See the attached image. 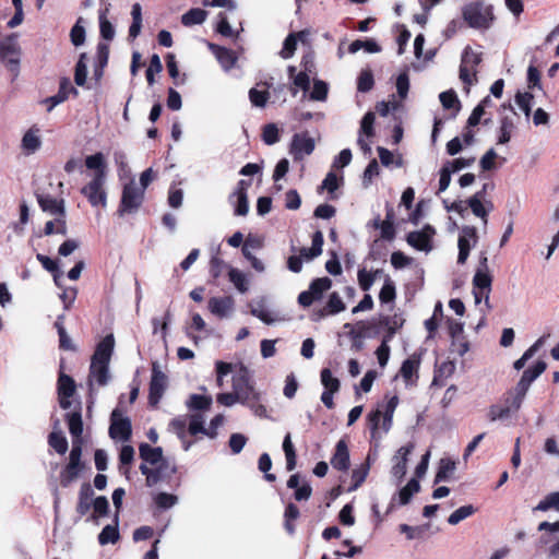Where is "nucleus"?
Returning a JSON list of instances; mask_svg holds the SVG:
<instances>
[{"label":"nucleus","mask_w":559,"mask_h":559,"mask_svg":"<svg viewBox=\"0 0 559 559\" xmlns=\"http://www.w3.org/2000/svg\"><path fill=\"white\" fill-rule=\"evenodd\" d=\"M331 286L332 281L329 277H321L314 280L309 287L311 288V290H313V293H316V296H318V298L321 299L323 293L329 290Z\"/></svg>","instance_id":"338daca9"},{"label":"nucleus","mask_w":559,"mask_h":559,"mask_svg":"<svg viewBox=\"0 0 559 559\" xmlns=\"http://www.w3.org/2000/svg\"><path fill=\"white\" fill-rule=\"evenodd\" d=\"M80 468H81L80 461L69 459V463L61 474V484L63 486H68L70 483H72L78 477Z\"/></svg>","instance_id":"58836bf2"},{"label":"nucleus","mask_w":559,"mask_h":559,"mask_svg":"<svg viewBox=\"0 0 559 559\" xmlns=\"http://www.w3.org/2000/svg\"><path fill=\"white\" fill-rule=\"evenodd\" d=\"M515 130V122L513 117L504 116L500 120L498 130V144H507L510 142L512 133Z\"/></svg>","instance_id":"cd10ccee"},{"label":"nucleus","mask_w":559,"mask_h":559,"mask_svg":"<svg viewBox=\"0 0 559 559\" xmlns=\"http://www.w3.org/2000/svg\"><path fill=\"white\" fill-rule=\"evenodd\" d=\"M235 301L230 296L213 297L209 300V310L216 317L225 318L234 310Z\"/></svg>","instance_id":"aec40b11"},{"label":"nucleus","mask_w":559,"mask_h":559,"mask_svg":"<svg viewBox=\"0 0 559 559\" xmlns=\"http://www.w3.org/2000/svg\"><path fill=\"white\" fill-rule=\"evenodd\" d=\"M204 417L201 414H193L190 416L188 431L190 435L195 436L198 433L205 435L207 428L204 427Z\"/></svg>","instance_id":"603ef678"},{"label":"nucleus","mask_w":559,"mask_h":559,"mask_svg":"<svg viewBox=\"0 0 559 559\" xmlns=\"http://www.w3.org/2000/svg\"><path fill=\"white\" fill-rule=\"evenodd\" d=\"M331 465L338 471H346L349 467V452L344 440L336 443L335 453L331 459Z\"/></svg>","instance_id":"b1692460"},{"label":"nucleus","mask_w":559,"mask_h":559,"mask_svg":"<svg viewBox=\"0 0 559 559\" xmlns=\"http://www.w3.org/2000/svg\"><path fill=\"white\" fill-rule=\"evenodd\" d=\"M212 404V399L206 395L193 394L189 397L187 406L191 409H209Z\"/></svg>","instance_id":"8fccbe9b"},{"label":"nucleus","mask_w":559,"mask_h":559,"mask_svg":"<svg viewBox=\"0 0 559 559\" xmlns=\"http://www.w3.org/2000/svg\"><path fill=\"white\" fill-rule=\"evenodd\" d=\"M328 84L321 80H317L313 83V88L310 93V99L323 102L328 97Z\"/></svg>","instance_id":"052dcab7"},{"label":"nucleus","mask_w":559,"mask_h":559,"mask_svg":"<svg viewBox=\"0 0 559 559\" xmlns=\"http://www.w3.org/2000/svg\"><path fill=\"white\" fill-rule=\"evenodd\" d=\"M139 452L141 459L152 465L157 464L163 457L162 448H152L147 443H142L139 447Z\"/></svg>","instance_id":"2f4dec72"},{"label":"nucleus","mask_w":559,"mask_h":559,"mask_svg":"<svg viewBox=\"0 0 559 559\" xmlns=\"http://www.w3.org/2000/svg\"><path fill=\"white\" fill-rule=\"evenodd\" d=\"M45 235H66L67 234V222L66 216H55L53 221H48L44 229Z\"/></svg>","instance_id":"ea45409f"},{"label":"nucleus","mask_w":559,"mask_h":559,"mask_svg":"<svg viewBox=\"0 0 559 559\" xmlns=\"http://www.w3.org/2000/svg\"><path fill=\"white\" fill-rule=\"evenodd\" d=\"M115 340L112 335H107L97 345L92 357L90 367L88 384L92 388L94 383L105 385L109 379V361L114 350Z\"/></svg>","instance_id":"f257e3e1"},{"label":"nucleus","mask_w":559,"mask_h":559,"mask_svg":"<svg viewBox=\"0 0 559 559\" xmlns=\"http://www.w3.org/2000/svg\"><path fill=\"white\" fill-rule=\"evenodd\" d=\"M420 367V357L416 354L411 355L403 361L400 374L403 378L406 386H413L418 379V370Z\"/></svg>","instance_id":"dca6fc26"},{"label":"nucleus","mask_w":559,"mask_h":559,"mask_svg":"<svg viewBox=\"0 0 559 559\" xmlns=\"http://www.w3.org/2000/svg\"><path fill=\"white\" fill-rule=\"evenodd\" d=\"M534 96L528 93H518L515 95V103L519 106V108L524 112V115L528 118L531 115V109L533 105Z\"/></svg>","instance_id":"09e8293b"},{"label":"nucleus","mask_w":559,"mask_h":559,"mask_svg":"<svg viewBox=\"0 0 559 559\" xmlns=\"http://www.w3.org/2000/svg\"><path fill=\"white\" fill-rule=\"evenodd\" d=\"M463 19L473 28H488L492 21V8L483 2H472L462 10Z\"/></svg>","instance_id":"7ed1b4c3"},{"label":"nucleus","mask_w":559,"mask_h":559,"mask_svg":"<svg viewBox=\"0 0 559 559\" xmlns=\"http://www.w3.org/2000/svg\"><path fill=\"white\" fill-rule=\"evenodd\" d=\"M420 485L415 478L411 479L406 486H404L399 492V500L401 504H407L412 499L413 495L418 492Z\"/></svg>","instance_id":"37998d69"},{"label":"nucleus","mask_w":559,"mask_h":559,"mask_svg":"<svg viewBox=\"0 0 559 559\" xmlns=\"http://www.w3.org/2000/svg\"><path fill=\"white\" fill-rule=\"evenodd\" d=\"M119 538V533L116 526L106 525L98 535L100 545L115 544Z\"/></svg>","instance_id":"3c124183"},{"label":"nucleus","mask_w":559,"mask_h":559,"mask_svg":"<svg viewBox=\"0 0 559 559\" xmlns=\"http://www.w3.org/2000/svg\"><path fill=\"white\" fill-rule=\"evenodd\" d=\"M49 444L59 454H64L68 450V441L61 431H53L49 435Z\"/></svg>","instance_id":"de8ad7c7"},{"label":"nucleus","mask_w":559,"mask_h":559,"mask_svg":"<svg viewBox=\"0 0 559 559\" xmlns=\"http://www.w3.org/2000/svg\"><path fill=\"white\" fill-rule=\"evenodd\" d=\"M144 193V189L139 188L134 180L127 183L122 190L119 214L122 216L135 212L143 202Z\"/></svg>","instance_id":"6e6552de"},{"label":"nucleus","mask_w":559,"mask_h":559,"mask_svg":"<svg viewBox=\"0 0 559 559\" xmlns=\"http://www.w3.org/2000/svg\"><path fill=\"white\" fill-rule=\"evenodd\" d=\"M109 10H110L109 3H104V5L98 10L100 36L106 40L114 39L115 34H116L114 25L107 17Z\"/></svg>","instance_id":"393cba45"},{"label":"nucleus","mask_w":559,"mask_h":559,"mask_svg":"<svg viewBox=\"0 0 559 559\" xmlns=\"http://www.w3.org/2000/svg\"><path fill=\"white\" fill-rule=\"evenodd\" d=\"M70 93L78 94L76 90L72 86L70 80L62 79L60 82L59 92L45 100L47 104H49L48 110L50 111L53 107L63 103L69 97Z\"/></svg>","instance_id":"a878e982"},{"label":"nucleus","mask_w":559,"mask_h":559,"mask_svg":"<svg viewBox=\"0 0 559 559\" xmlns=\"http://www.w3.org/2000/svg\"><path fill=\"white\" fill-rule=\"evenodd\" d=\"M154 501L157 507L162 509H169L178 502V498L171 493L160 492L154 498Z\"/></svg>","instance_id":"774afa93"},{"label":"nucleus","mask_w":559,"mask_h":559,"mask_svg":"<svg viewBox=\"0 0 559 559\" xmlns=\"http://www.w3.org/2000/svg\"><path fill=\"white\" fill-rule=\"evenodd\" d=\"M320 378H321V383L324 386L323 392H330V393L338 392V390L341 388L340 380L332 374V371L330 369H328V368L322 369L321 373H320Z\"/></svg>","instance_id":"c9c22d12"},{"label":"nucleus","mask_w":559,"mask_h":559,"mask_svg":"<svg viewBox=\"0 0 559 559\" xmlns=\"http://www.w3.org/2000/svg\"><path fill=\"white\" fill-rule=\"evenodd\" d=\"M414 450V444L409 443L405 447H402L397 450L396 454L393 456V466L391 469V474L397 480H401L406 474V464L408 455Z\"/></svg>","instance_id":"f3484780"},{"label":"nucleus","mask_w":559,"mask_h":559,"mask_svg":"<svg viewBox=\"0 0 559 559\" xmlns=\"http://www.w3.org/2000/svg\"><path fill=\"white\" fill-rule=\"evenodd\" d=\"M543 342H544V338L540 337L538 338L523 355L521 358H519L515 362H514V368L516 370H521L526 361L528 359H531L535 353L539 349V347L543 345Z\"/></svg>","instance_id":"4d7b16f0"},{"label":"nucleus","mask_w":559,"mask_h":559,"mask_svg":"<svg viewBox=\"0 0 559 559\" xmlns=\"http://www.w3.org/2000/svg\"><path fill=\"white\" fill-rule=\"evenodd\" d=\"M549 509L559 511V491L548 495L535 507V510L537 511H547Z\"/></svg>","instance_id":"864d4df0"},{"label":"nucleus","mask_w":559,"mask_h":559,"mask_svg":"<svg viewBox=\"0 0 559 559\" xmlns=\"http://www.w3.org/2000/svg\"><path fill=\"white\" fill-rule=\"evenodd\" d=\"M105 179V170L96 171L93 179L82 188L81 192L87 198L92 206L106 207L107 205V195L104 189Z\"/></svg>","instance_id":"0eeeda50"},{"label":"nucleus","mask_w":559,"mask_h":559,"mask_svg":"<svg viewBox=\"0 0 559 559\" xmlns=\"http://www.w3.org/2000/svg\"><path fill=\"white\" fill-rule=\"evenodd\" d=\"M41 146V139L39 134V129L36 127H33L28 129L23 138L21 143L22 151L29 155L34 154L36 151H38Z\"/></svg>","instance_id":"4be33fe9"},{"label":"nucleus","mask_w":559,"mask_h":559,"mask_svg":"<svg viewBox=\"0 0 559 559\" xmlns=\"http://www.w3.org/2000/svg\"><path fill=\"white\" fill-rule=\"evenodd\" d=\"M455 469V463L451 460L443 459L440 461L439 469L436 474L435 483L443 481Z\"/></svg>","instance_id":"5fc2aeb1"},{"label":"nucleus","mask_w":559,"mask_h":559,"mask_svg":"<svg viewBox=\"0 0 559 559\" xmlns=\"http://www.w3.org/2000/svg\"><path fill=\"white\" fill-rule=\"evenodd\" d=\"M492 275L488 266V258L485 252L480 254L479 263L473 277V295L475 304L479 305L483 300L486 308H491L489 296L491 292Z\"/></svg>","instance_id":"f03ea898"},{"label":"nucleus","mask_w":559,"mask_h":559,"mask_svg":"<svg viewBox=\"0 0 559 559\" xmlns=\"http://www.w3.org/2000/svg\"><path fill=\"white\" fill-rule=\"evenodd\" d=\"M249 307H250V313L253 317L261 320L262 322H264L265 324L271 325V324H274L276 322L284 320L277 311L272 310L266 306L264 299L254 301V302L250 304Z\"/></svg>","instance_id":"4468645a"},{"label":"nucleus","mask_w":559,"mask_h":559,"mask_svg":"<svg viewBox=\"0 0 559 559\" xmlns=\"http://www.w3.org/2000/svg\"><path fill=\"white\" fill-rule=\"evenodd\" d=\"M326 309L329 314H336L345 310V304L337 293H332L330 295Z\"/></svg>","instance_id":"69168bd1"},{"label":"nucleus","mask_w":559,"mask_h":559,"mask_svg":"<svg viewBox=\"0 0 559 559\" xmlns=\"http://www.w3.org/2000/svg\"><path fill=\"white\" fill-rule=\"evenodd\" d=\"M370 465L368 462L359 465L352 473V481L353 485L348 488V491L356 490L367 478L369 474Z\"/></svg>","instance_id":"a19ab883"},{"label":"nucleus","mask_w":559,"mask_h":559,"mask_svg":"<svg viewBox=\"0 0 559 559\" xmlns=\"http://www.w3.org/2000/svg\"><path fill=\"white\" fill-rule=\"evenodd\" d=\"M435 233V229L430 225H427L421 230L409 233L407 235V242L419 251L429 252L432 249L431 240Z\"/></svg>","instance_id":"9b49d317"},{"label":"nucleus","mask_w":559,"mask_h":559,"mask_svg":"<svg viewBox=\"0 0 559 559\" xmlns=\"http://www.w3.org/2000/svg\"><path fill=\"white\" fill-rule=\"evenodd\" d=\"M229 202L235 207V215L246 216L249 212L248 195L245 192L238 194H230Z\"/></svg>","instance_id":"e433bc0d"},{"label":"nucleus","mask_w":559,"mask_h":559,"mask_svg":"<svg viewBox=\"0 0 559 559\" xmlns=\"http://www.w3.org/2000/svg\"><path fill=\"white\" fill-rule=\"evenodd\" d=\"M228 278L239 293L245 294L248 292L249 280L242 271L236 267H229Z\"/></svg>","instance_id":"7c9ffc66"},{"label":"nucleus","mask_w":559,"mask_h":559,"mask_svg":"<svg viewBox=\"0 0 559 559\" xmlns=\"http://www.w3.org/2000/svg\"><path fill=\"white\" fill-rule=\"evenodd\" d=\"M545 361H537L534 367L526 369L520 381L518 382L514 389L513 395V407L520 408L523 400L528 391L530 385L534 382L545 370H546Z\"/></svg>","instance_id":"423d86ee"},{"label":"nucleus","mask_w":559,"mask_h":559,"mask_svg":"<svg viewBox=\"0 0 559 559\" xmlns=\"http://www.w3.org/2000/svg\"><path fill=\"white\" fill-rule=\"evenodd\" d=\"M233 389L240 403H249L258 400L259 394L249 384L246 374L236 376L233 379Z\"/></svg>","instance_id":"2eb2a0df"},{"label":"nucleus","mask_w":559,"mask_h":559,"mask_svg":"<svg viewBox=\"0 0 559 559\" xmlns=\"http://www.w3.org/2000/svg\"><path fill=\"white\" fill-rule=\"evenodd\" d=\"M36 258L41 263L43 267L46 271L52 273L55 284L58 287L62 288V285H61L62 272L59 270L58 262L52 260V259H50L47 255L41 254V253H38L36 255Z\"/></svg>","instance_id":"c756f323"},{"label":"nucleus","mask_w":559,"mask_h":559,"mask_svg":"<svg viewBox=\"0 0 559 559\" xmlns=\"http://www.w3.org/2000/svg\"><path fill=\"white\" fill-rule=\"evenodd\" d=\"M393 210L388 211L385 219L382 222L376 221V227H379L381 230V237L384 239H392L394 237V226H393Z\"/></svg>","instance_id":"79ce46f5"},{"label":"nucleus","mask_w":559,"mask_h":559,"mask_svg":"<svg viewBox=\"0 0 559 559\" xmlns=\"http://www.w3.org/2000/svg\"><path fill=\"white\" fill-rule=\"evenodd\" d=\"M306 36H307L306 32H298V33L289 34L286 37V39L284 40L283 49L281 50L282 58L289 59L290 57H293V55L296 50V47H297V41L305 40Z\"/></svg>","instance_id":"c85d7f7f"},{"label":"nucleus","mask_w":559,"mask_h":559,"mask_svg":"<svg viewBox=\"0 0 559 559\" xmlns=\"http://www.w3.org/2000/svg\"><path fill=\"white\" fill-rule=\"evenodd\" d=\"M466 206L472 210V213L480 218L485 224L487 223L488 213L493 210V204L489 200H480L479 194H473L467 201Z\"/></svg>","instance_id":"a211bd4d"},{"label":"nucleus","mask_w":559,"mask_h":559,"mask_svg":"<svg viewBox=\"0 0 559 559\" xmlns=\"http://www.w3.org/2000/svg\"><path fill=\"white\" fill-rule=\"evenodd\" d=\"M476 509L472 504L463 506L456 509L454 512L450 514L448 518V522L451 525H456L461 521L467 519L468 516L475 513Z\"/></svg>","instance_id":"a18cd8bd"},{"label":"nucleus","mask_w":559,"mask_h":559,"mask_svg":"<svg viewBox=\"0 0 559 559\" xmlns=\"http://www.w3.org/2000/svg\"><path fill=\"white\" fill-rule=\"evenodd\" d=\"M167 388V376L162 371L158 362H153L150 383V404L156 406Z\"/></svg>","instance_id":"1a4fd4ad"},{"label":"nucleus","mask_w":559,"mask_h":559,"mask_svg":"<svg viewBox=\"0 0 559 559\" xmlns=\"http://www.w3.org/2000/svg\"><path fill=\"white\" fill-rule=\"evenodd\" d=\"M133 459H134V449L131 445H123L121 448L120 454H119V461H120L119 471L122 474L128 475V473H129L128 465H130L132 463Z\"/></svg>","instance_id":"49530a36"},{"label":"nucleus","mask_w":559,"mask_h":559,"mask_svg":"<svg viewBox=\"0 0 559 559\" xmlns=\"http://www.w3.org/2000/svg\"><path fill=\"white\" fill-rule=\"evenodd\" d=\"M37 200L44 212H47L52 216H66L63 200H58L46 194L38 195Z\"/></svg>","instance_id":"412c9836"},{"label":"nucleus","mask_w":559,"mask_h":559,"mask_svg":"<svg viewBox=\"0 0 559 559\" xmlns=\"http://www.w3.org/2000/svg\"><path fill=\"white\" fill-rule=\"evenodd\" d=\"M206 17H207L206 11L199 9V8L190 9L188 12L182 14L181 23L185 26L199 25V24H202L206 20Z\"/></svg>","instance_id":"72a5a7b5"},{"label":"nucleus","mask_w":559,"mask_h":559,"mask_svg":"<svg viewBox=\"0 0 559 559\" xmlns=\"http://www.w3.org/2000/svg\"><path fill=\"white\" fill-rule=\"evenodd\" d=\"M20 55L17 35H9L0 41V59L7 62L10 72L15 78L20 73Z\"/></svg>","instance_id":"39448f33"},{"label":"nucleus","mask_w":559,"mask_h":559,"mask_svg":"<svg viewBox=\"0 0 559 559\" xmlns=\"http://www.w3.org/2000/svg\"><path fill=\"white\" fill-rule=\"evenodd\" d=\"M314 150V141L306 133L295 134L290 145V154L294 159H302Z\"/></svg>","instance_id":"ddd939ff"},{"label":"nucleus","mask_w":559,"mask_h":559,"mask_svg":"<svg viewBox=\"0 0 559 559\" xmlns=\"http://www.w3.org/2000/svg\"><path fill=\"white\" fill-rule=\"evenodd\" d=\"M399 405V397L396 395L391 396L386 404L384 405L383 413V420H382V431L385 433L391 429L392 426V419L394 412Z\"/></svg>","instance_id":"473e14b6"},{"label":"nucleus","mask_w":559,"mask_h":559,"mask_svg":"<svg viewBox=\"0 0 559 559\" xmlns=\"http://www.w3.org/2000/svg\"><path fill=\"white\" fill-rule=\"evenodd\" d=\"M439 98L445 109H455V111L460 110V102L453 91L442 92L439 95Z\"/></svg>","instance_id":"bf43d9fd"},{"label":"nucleus","mask_w":559,"mask_h":559,"mask_svg":"<svg viewBox=\"0 0 559 559\" xmlns=\"http://www.w3.org/2000/svg\"><path fill=\"white\" fill-rule=\"evenodd\" d=\"M69 425V431L73 437V440L82 439L83 423L80 412H73L67 415Z\"/></svg>","instance_id":"4c0bfd02"},{"label":"nucleus","mask_w":559,"mask_h":559,"mask_svg":"<svg viewBox=\"0 0 559 559\" xmlns=\"http://www.w3.org/2000/svg\"><path fill=\"white\" fill-rule=\"evenodd\" d=\"M162 70L163 64L158 55H153L151 57L150 67L146 70V80L150 85H153L155 82L154 74L162 72Z\"/></svg>","instance_id":"0e129e2a"},{"label":"nucleus","mask_w":559,"mask_h":559,"mask_svg":"<svg viewBox=\"0 0 559 559\" xmlns=\"http://www.w3.org/2000/svg\"><path fill=\"white\" fill-rule=\"evenodd\" d=\"M75 390L74 381L67 374H60L58 380L59 403L61 408L67 409L71 406L70 397Z\"/></svg>","instance_id":"6ab92c4d"},{"label":"nucleus","mask_w":559,"mask_h":559,"mask_svg":"<svg viewBox=\"0 0 559 559\" xmlns=\"http://www.w3.org/2000/svg\"><path fill=\"white\" fill-rule=\"evenodd\" d=\"M480 62L481 52L467 46L462 53L460 64V80L465 84L466 92L469 91V86L477 82V67Z\"/></svg>","instance_id":"20e7f679"},{"label":"nucleus","mask_w":559,"mask_h":559,"mask_svg":"<svg viewBox=\"0 0 559 559\" xmlns=\"http://www.w3.org/2000/svg\"><path fill=\"white\" fill-rule=\"evenodd\" d=\"M368 420L370 425L371 436L372 438H376L379 429H382V420H383V413L381 409H376L371 412L368 415Z\"/></svg>","instance_id":"680f3d73"},{"label":"nucleus","mask_w":559,"mask_h":559,"mask_svg":"<svg viewBox=\"0 0 559 559\" xmlns=\"http://www.w3.org/2000/svg\"><path fill=\"white\" fill-rule=\"evenodd\" d=\"M520 408L513 407V396L507 400V404L502 405H492L488 411V418L491 421L503 420L510 417V415L514 412H518Z\"/></svg>","instance_id":"bb28decb"},{"label":"nucleus","mask_w":559,"mask_h":559,"mask_svg":"<svg viewBox=\"0 0 559 559\" xmlns=\"http://www.w3.org/2000/svg\"><path fill=\"white\" fill-rule=\"evenodd\" d=\"M210 49L215 55L217 61L225 71L233 69L237 61V56L230 49L210 44Z\"/></svg>","instance_id":"5701e85b"},{"label":"nucleus","mask_w":559,"mask_h":559,"mask_svg":"<svg viewBox=\"0 0 559 559\" xmlns=\"http://www.w3.org/2000/svg\"><path fill=\"white\" fill-rule=\"evenodd\" d=\"M186 419L175 418L169 424V430L178 436V438L182 441L183 450L188 451L191 448L192 442L186 440Z\"/></svg>","instance_id":"f704fd0d"},{"label":"nucleus","mask_w":559,"mask_h":559,"mask_svg":"<svg viewBox=\"0 0 559 559\" xmlns=\"http://www.w3.org/2000/svg\"><path fill=\"white\" fill-rule=\"evenodd\" d=\"M477 241L476 228L472 226H465L462 228L459 237V257L457 262L464 264L469 255L471 248Z\"/></svg>","instance_id":"f8f14e48"},{"label":"nucleus","mask_w":559,"mask_h":559,"mask_svg":"<svg viewBox=\"0 0 559 559\" xmlns=\"http://www.w3.org/2000/svg\"><path fill=\"white\" fill-rule=\"evenodd\" d=\"M380 174L379 164L376 159H372L368 166L366 167L362 176V185L364 187H369L372 182L373 178L378 177Z\"/></svg>","instance_id":"e2e57ef3"},{"label":"nucleus","mask_w":559,"mask_h":559,"mask_svg":"<svg viewBox=\"0 0 559 559\" xmlns=\"http://www.w3.org/2000/svg\"><path fill=\"white\" fill-rule=\"evenodd\" d=\"M85 53H81L80 59L75 66L74 81L79 86H83L86 82L87 66L85 63Z\"/></svg>","instance_id":"6e6d98bb"},{"label":"nucleus","mask_w":559,"mask_h":559,"mask_svg":"<svg viewBox=\"0 0 559 559\" xmlns=\"http://www.w3.org/2000/svg\"><path fill=\"white\" fill-rule=\"evenodd\" d=\"M109 436L117 441H128L131 437V421L128 417H122L119 409L111 413Z\"/></svg>","instance_id":"9d476101"},{"label":"nucleus","mask_w":559,"mask_h":559,"mask_svg":"<svg viewBox=\"0 0 559 559\" xmlns=\"http://www.w3.org/2000/svg\"><path fill=\"white\" fill-rule=\"evenodd\" d=\"M475 163V157H459L453 160H449L444 164L445 167H448L452 174L457 173L462 169L471 167Z\"/></svg>","instance_id":"13d9d810"},{"label":"nucleus","mask_w":559,"mask_h":559,"mask_svg":"<svg viewBox=\"0 0 559 559\" xmlns=\"http://www.w3.org/2000/svg\"><path fill=\"white\" fill-rule=\"evenodd\" d=\"M360 49H365L369 53L379 52L381 50L380 46L374 40H371V39H368V40L357 39V40H354L348 47V51L350 53H356Z\"/></svg>","instance_id":"c03bdc74"}]
</instances>
